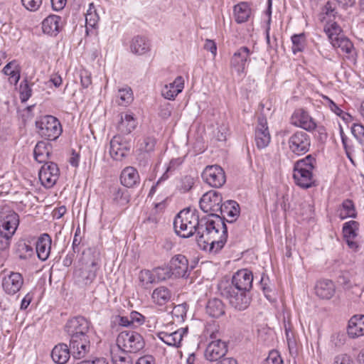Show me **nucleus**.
I'll use <instances>...</instances> for the list:
<instances>
[{
	"label": "nucleus",
	"instance_id": "nucleus-10",
	"mask_svg": "<svg viewBox=\"0 0 364 364\" xmlns=\"http://www.w3.org/2000/svg\"><path fill=\"white\" fill-rule=\"evenodd\" d=\"M19 224L18 215L8 205L0 207V228L14 235Z\"/></svg>",
	"mask_w": 364,
	"mask_h": 364
},
{
	"label": "nucleus",
	"instance_id": "nucleus-64",
	"mask_svg": "<svg viewBox=\"0 0 364 364\" xmlns=\"http://www.w3.org/2000/svg\"><path fill=\"white\" fill-rule=\"evenodd\" d=\"M77 364H108L106 359L101 358L94 360H83Z\"/></svg>",
	"mask_w": 364,
	"mask_h": 364
},
{
	"label": "nucleus",
	"instance_id": "nucleus-25",
	"mask_svg": "<svg viewBox=\"0 0 364 364\" xmlns=\"http://www.w3.org/2000/svg\"><path fill=\"white\" fill-rule=\"evenodd\" d=\"M347 334L350 338L364 336V315H354L348 321Z\"/></svg>",
	"mask_w": 364,
	"mask_h": 364
},
{
	"label": "nucleus",
	"instance_id": "nucleus-42",
	"mask_svg": "<svg viewBox=\"0 0 364 364\" xmlns=\"http://www.w3.org/2000/svg\"><path fill=\"white\" fill-rule=\"evenodd\" d=\"M100 20L95 5L93 3L89 4V8L85 14L87 25L91 28L95 27Z\"/></svg>",
	"mask_w": 364,
	"mask_h": 364
},
{
	"label": "nucleus",
	"instance_id": "nucleus-30",
	"mask_svg": "<svg viewBox=\"0 0 364 364\" xmlns=\"http://www.w3.org/2000/svg\"><path fill=\"white\" fill-rule=\"evenodd\" d=\"M331 43L334 48H340L341 51L346 53L347 58L353 60H355V50L353 44L348 38L342 36L336 40H333Z\"/></svg>",
	"mask_w": 364,
	"mask_h": 364
},
{
	"label": "nucleus",
	"instance_id": "nucleus-35",
	"mask_svg": "<svg viewBox=\"0 0 364 364\" xmlns=\"http://www.w3.org/2000/svg\"><path fill=\"white\" fill-rule=\"evenodd\" d=\"M4 75L9 76L11 84L16 85L20 80V67L16 60L8 63L2 70Z\"/></svg>",
	"mask_w": 364,
	"mask_h": 364
},
{
	"label": "nucleus",
	"instance_id": "nucleus-57",
	"mask_svg": "<svg viewBox=\"0 0 364 364\" xmlns=\"http://www.w3.org/2000/svg\"><path fill=\"white\" fill-rule=\"evenodd\" d=\"M333 364H353V360L349 355L343 353L335 357Z\"/></svg>",
	"mask_w": 364,
	"mask_h": 364
},
{
	"label": "nucleus",
	"instance_id": "nucleus-49",
	"mask_svg": "<svg viewBox=\"0 0 364 364\" xmlns=\"http://www.w3.org/2000/svg\"><path fill=\"white\" fill-rule=\"evenodd\" d=\"M292 50L294 53L301 52L304 48V35L296 34L291 37Z\"/></svg>",
	"mask_w": 364,
	"mask_h": 364
},
{
	"label": "nucleus",
	"instance_id": "nucleus-16",
	"mask_svg": "<svg viewBox=\"0 0 364 364\" xmlns=\"http://www.w3.org/2000/svg\"><path fill=\"white\" fill-rule=\"evenodd\" d=\"M291 124L310 132L314 131L317 127L314 119L304 109H298L294 112Z\"/></svg>",
	"mask_w": 364,
	"mask_h": 364
},
{
	"label": "nucleus",
	"instance_id": "nucleus-28",
	"mask_svg": "<svg viewBox=\"0 0 364 364\" xmlns=\"http://www.w3.org/2000/svg\"><path fill=\"white\" fill-rule=\"evenodd\" d=\"M183 87L184 80L181 76H178L173 82L166 85L163 87L161 95L167 100H173L182 92Z\"/></svg>",
	"mask_w": 364,
	"mask_h": 364
},
{
	"label": "nucleus",
	"instance_id": "nucleus-3",
	"mask_svg": "<svg viewBox=\"0 0 364 364\" xmlns=\"http://www.w3.org/2000/svg\"><path fill=\"white\" fill-rule=\"evenodd\" d=\"M316 164V158L311 154L295 162L293 169V178L296 185L304 189L316 186V181L313 174Z\"/></svg>",
	"mask_w": 364,
	"mask_h": 364
},
{
	"label": "nucleus",
	"instance_id": "nucleus-9",
	"mask_svg": "<svg viewBox=\"0 0 364 364\" xmlns=\"http://www.w3.org/2000/svg\"><path fill=\"white\" fill-rule=\"evenodd\" d=\"M218 331L213 332L210 338L213 339L205 350V357L209 361H217L222 360L228 352V346L225 342L218 338Z\"/></svg>",
	"mask_w": 364,
	"mask_h": 364
},
{
	"label": "nucleus",
	"instance_id": "nucleus-51",
	"mask_svg": "<svg viewBox=\"0 0 364 364\" xmlns=\"http://www.w3.org/2000/svg\"><path fill=\"white\" fill-rule=\"evenodd\" d=\"M182 163L181 159H173L171 160L168 164V166L166 168V172L163 174V176L159 179L156 185H158L161 181L166 180L168 178V173L174 171L176 168H178Z\"/></svg>",
	"mask_w": 364,
	"mask_h": 364
},
{
	"label": "nucleus",
	"instance_id": "nucleus-31",
	"mask_svg": "<svg viewBox=\"0 0 364 364\" xmlns=\"http://www.w3.org/2000/svg\"><path fill=\"white\" fill-rule=\"evenodd\" d=\"M315 290L316 295L320 298L329 299L335 294V285L331 280H323L316 284Z\"/></svg>",
	"mask_w": 364,
	"mask_h": 364
},
{
	"label": "nucleus",
	"instance_id": "nucleus-55",
	"mask_svg": "<svg viewBox=\"0 0 364 364\" xmlns=\"http://www.w3.org/2000/svg\"><path fill=\"white\" fill-rule=\"evenodd\" d=\"M150 50V41L145 37L138 39V54H145Z\"/></svg>",
	"mask_w": 364,
	"mask_h": 364
},
{
	"label": "nucleus",
	"instance_id": "nucleus-32",
	"mask_svg": "<svg viewBox=\"0 0 364 364\" xmlns=\"http://www.w3.org/2000/svg\"><path fill=\"white\" fill-rule=\"evenodd\" d=\"M183 329H178L171 333L161 331L158 333V337L164 343L170 346H178L183 338Z\"/></svg>",
	"mask_w": 364,
	"mask_h": 364
},
{
	"label": "nucleus",
	"instance_id": "nucleus-53",
	"mask_svg": "<svg viewBox=\"0 0 364 364\" xmlns=\"http://www.w3.org/2000/svg\"><path fill=\"white\" fill-rule=\"evenodd\" d=\"M23 6L30 11H36L39 9L43 0H21Z\"/></svg>",
	"mask_w": 364,
	"mask_h": 364
},
{
	"label": "nucleus",
	"instance_id": "nucleus-43",
	"mask_svg": "<svg viewBox=\"0 0 364 364\" xmlns=\"http://www.w3.org/2000/svg\"><path fill=\"white\" fill-rule=\"evenodd\" d=\"M340 218L345 219L346 218H355L356 212L354 204L350 200H346L342 203V209L340 212Z\"/></svg>",
	"mask_w": 364,
	"mask_h": 364
},
{
	"label": "nucleus",
	"instance_id": "nucleus-5",
	"mask_svg": "<svg viewBox=\"0 0 364 364\" xmlns=\"http://www.w3.org/2000/svg\"><path fill=\"white\" fill-rule=\"evenodd\" d=\"M38 134L47 140H55L62 133L59 120L51 115L41 117L36 122Z\"/></svg>",
	"mask_w": 364,
	"mask_h": 364
},
{
	"label": "nucleus",
	"instance_id": "nucleus-58",
	"mask_svg": "<svg viewBox=\"0 0 364 364\" xmlns=\"http://www.w3.org/2000/svg\"><path fill=\"white\" fill-rule=\"evenodd\" d=\"M188 311V304L186 303H183L174 306L173 313L177 316L178 317L181 316L183 318L186 316Z\"/></svg>",
	"mask_w": 364,
	"mask_h": 364
},
{
	"label": "nucleus",
	"instance_id": "nucleus-50",
	"mask_svg": "<svg viewBox=\"0 0 364 364\" xmlns=\"http://www.w3.org/2000/svg\"><path fill=\"white\" fill-rule=\"evenodd\" d=\"M118 97L121 100L119 105L126 106L133 100V95L130 88H123L119 90Z\"/></svg>",
	"mask_w": 364,
	"mask_h": 364
},
{
	"label": "nucleus",
	"instance_id": "nucleus-63",
	"mask_svg": "<svg viewBox=\"0 0 364 364\" xmlns=\"http://www.w3.org/2000/svg\"><path fill=\"white\" fill-rule=\"evenodd\" d=\"M138 364H155V359L151 355H145L138 358Z\"/></svg>",
	"mask_w": 364,
	"mask_h": 364
},
{
	"label": "nucleus",
	"instance_id": "nucleus-62",
	"mask_svg": "<svg viewBox=\"0 0 364 364\" xmlns=\"http://www.w3.org/2000/svg\"><path fill=\"white\" fill-rule=\"evenodd\" d=\"M204 48L206 50L210 51L213 55H215L217 52V46L213 41L207 39L204 44Z\"/></svg>",
	"mask_w": 364,
	"mask_h": 364
},
{
	"label": "nucleus",
	"instance_id": "nucleus-36",
	"mask_svg": "<svg viewBox=\"0 0 364 364\" xmlns=\"http://www.w3.org/2000/svg\"><path fill=\"white\" fill-rule=\"evenodd\" d=\"M151 298L154 303L163 306L170 301L171 292L166 287H159L154 290Z\"/></svg>",
	"mask_w": 364,
	"mask_h": 364
},
{
	"label": "nucleus",
	"instance_id": "nucleus-33",
	"mask_svg": "<svg viewBox=\"0 0 364 364\" xmlns=\"http://www.w3.org/2000/svg\"><path fill=\"white\" fill-rule=\"evenodd\" d=\"M205 310L210 317L218 318L224 315L225 305L220 299L213 298L208 301Z\"/></svg>",
	"mask_w": 364,
	"mask_h": 364
},
{
	"label": "nucleus",
	"instance_id": "nucleus-12",
	"mask_svg": "<svg viewBox=\"0 0 364 364\" xmlns=\"http://www.w3.org/2000/svg\"><path fill=\"white\" fill-rule=\"evenodd\" d=\"M132 148L134 149V142L132 143L119 135L114 136L109 142V154L113 159L120 161L127 155Z\"/></svg>",
	"mask_w": 364,
	"mask_h": 364
},
{
	"label": "nucleus",
	"instance_id": "nucleus-24",
	"mask_svg": "<svg viewBox=\"0 0 364 364\" xmlns=\"http://www.w3.org/2000/svg\"><path fill=\"white\" fill-rule=\"evenodd\" d=\"M23 284V279L20 273L11 272L3 279L2 287L6 294L14 295L21 289Z\"/></svg>",
	"mask_w": 364,
	"mask_h": 364
},
{
	"label": "nucleus",
	"instance_id": "nucleus-27",
	"mask_svg": "<svg viewBox=\"0 0 364 364\" xmlns=\"http://www.w3.org/2000/svg\"><path fill=\"white\" fill-rule=\"evenodd\" d=\"M51 237L47 233L41 235L36 243V252L38 257L42 260H46L50 253Z\"/></svg>",
	"mask_w": 364,
	"mask_h": 364
},
{
	"label": "nucleus",
	"instance_id": "nucleus-11",
	"mask_svg": "<svg viewBox=\"0 0 364 364\" xmlns=\"http://www.w3.org/2000/svg\"><path fill=\"white\" fill-rule=\"evenodd\" d=\"M202 178L206 183L213 188H220L226 181L224 170L218 165L206 166L202 173Z\"/></svg>",
	"mask_w": 364,
	"mask_h": 364
},
{
	"label": "nucleus",
	"instance_id": "nucleus-8",
	"mask_svg": "<svg viewBox=\"0 0 364 364\" xmlns=\"http://www.w3.org/2000/svg\"><path fill=\"white\" fill-rule=\"evenodd\" d=\"M311 136L304 131H296L288 139V146L291 153L297 156L307 153L311 146Z\"/></svg>",
	"mask_w": 364,
	"mask_h": 364
},
{
	"label": "nucleus",
	"instance_id": "nucleus-46",
	"mask_svg": "<svg viewBox=\"0 0 364 364\" xmlns=\"http://www.w3.org/2000/svg\"><path fill=\"white\" fill-rule=\"evenodd\" d=\"M351 134L359 144L364 145V125L361 123H354L350 128Z\"/></svg>",
	"mask_w": 364,
	"mask_h": 364
},
{
	"label": "nucleus",
	"instance_id": "nucleus-38",
	"mask_svg": "<svg viewBox=\"0 0 364 364\" xmlns=\"http://www.w3.org/2000/svg\"><path fill=\"white\" fill-rule=\"evenodd\" d=\"M234 12L235 20L239 23L247 21L251 14L249 5L245 2L236 5L234 8Z\"/></svg>",
	"mask_w": 364,
	"mask_h": 364
},
{
	"label": "nucleus",
	"instance_id": "nucleus-1",
	"mask_svg": "<svg viewBox=\"0 0 364 364\" xmlns=\"http://www.w3.org/2000/svg\"><path fill=\"white\" fill-rule=\"evenodd\" d=\"M196 241L200 249L217 253L224 246L228 237L226 225L221 217L215 220H201V224L198 227Z\"/></svg>",
	"mask_w": 364,
	"mask_h": 364
},
{
	"label": "nucleus",
	"instance_id": "nucleus-56",
	"mask_svg": "<svg viewBox=\"0 0 364 364\" xmlns=\"http://www.w3.org/2000/svg\"><path fill=\"white\" fill-rule=\"evenodd\" d=\"M264 364H283V361L276 351L270 352Z\"/></svg>",
	"mask_w": 364,
	"mask_h": 364
},
{
	"label": "nucleus",
	"instance_id": "nucleus-61",
	"mask_svg": "<svg viewBox=\"0 0 364 364\" xmlns=\"http://www.w3.org/2000/svg\"><path fill=\"white\" fill-rule=\"evenodd\" d=\"M112 198L117 203H124L127 201V198L124 197V194L120 189L114 188L113 189Z\"/></svg>",
	"mask_w": 364,
	"mask_h": 364
},
{
	"label": "nucleus",
	"instance_id": "nucleus-2",
	"mask_svg": "<svg viewBox=\"0 0 364 364\" xmlns=\"http://www.w3.org/2000/svg\"><path fill=\"white\" fill-rule=\"evenodd\" d=\"M100 252L95 249L87 248L82 252L80 260V267L74 272L78 284L88 285L92 283L100 268Z\"/></svg>",
	"mask_w": 364,
	"mask_h": 364
},
{
	"label": "nucleus",
	"instance_id": "nucleus-22",
	"mask_svg": "<svg viewBox=\"0 0 364 364\" xmlns=\"http://www.w3.org/2000/svg\"><path fill=\"white\" fill-rule=\"evenodd\" d=\"M156 141L153 137H146L138 149V166L146 167L149 164L151 153L154 151Z\"/></svg>",
	"mask_w": 364,
	"mask_h": 364
},
{
	"label": "nucleus",
	"instance_id": "nucleus-60",
	"mask_svg": "<svg viewBox=\"0 0 364 364\" xmlns=\"http://www.w3.org/2000/svg\"><path fill=\"white\" fill-rule=\"evenodd\" d=\"M80 82H81V85L84 88H87L92 83L90 75L86 71L81 72Z\"/></svg>",
	"mask_w": 364,
	"mask_h": 364
},
{
	"label": "nucleus",
	"instance_id": "nucleus-59",
	"mask_svg": "<svg viewBox=\"0 0 364 364\" xmlns=\"http://www.w3.org/2000/svg\"><path fill=\"white\" fill-rule=\"evenodd\" d=\"M194 182L191 176H186L181 180V189L183 191H188L193 186Z\"/></svg>",
	"mask_w": 364,
	"mask_h": 364
},
{
	"label": "nucleus",
	"instance_id": "nucleus-21",
	"mask_svg": "<svg viewBox=\"0 0 364 364\" xmlns=\"http://www.w3.org/2000/svg\"><path fill=\"white\" fill-rule=\"evenodd\" d=\"M359 223L355 220L346 222L343 226V234L344 239L350 249L354 252H358L360 249L359 244L354 240L358 236Z\"/></svg>",
	"mask_w": 364,
	"mask_h": 364
},
{
	"label": "nucleus",
	"instance_id": "nucleus-13",
	"mask_svg": "<svg viewBox=\"0 0 364 364\" xmlns=\"http://www.w3.org/2000/svg\"><path fill=\"white\" fill-rule=\"evenodd\" d=\"M90 323L82 316H76L68 321L65 331L69 336H88Z\"/></svg>",
	"mask_w": 364,
	"mask_h": 364
},
{
	"label": "nucleus",
	"instance_id": "nucleus-44",
	"mask_svg": "<svg viewBox=\"0 0 364 364\" xmlns=\"http://www.w3.org/2000/svg\"><path fill=\"white\" fill-rule=\"evenodd\" d=\"M223 213H226L231 218H237L240 214V207L234 200H228L223 205Z\"/></svg>",
	"mask_w": 364,
	"mask_h": 364
},
{
	"label": "nucleus",
	"instance_id": "nucleus-18",
	"mask_svg": "<svg viewBox=\"0 0 364 364\" xmlns=\"http://www.w3.org/2000/svg\"><path fill=\"white\" fill-rule=\"evenodd\" d=\"M136 342L134 331H124L121 332L117 338V344L111 348L113 351L122 350V352L135 353Z\"/></svg>",
	"mask_w": 364,
	"mask_h": 364
},
{
	"label": "nucleus",
	"instance_id": "nucleus-14",
	"mask_svg": "<svg viewBox=\"0 0 364 364\" xmlns=\"http://www.w3.org/2000/svg\"><path fill=\"white\" fill-rule=\"evenodd\" d=\"M69 348L75 359L84 358L90 350V341L89 336H69Z\"/></svg>",
	"mask_w": 364,
	"mask_h": 364
},
{
	"label": "nucleus",
	"instance_id": "nucleus-7",
	"mask_svg": "<svg viewBox=\"0 0 364 364\" xmlns=\"http://www.w3.org/2000/svg\"><path fill=\"white\" fill-rule=\"evenodd\" d=\"M222 294L228 299L230 306L238 311L246 309L250 304V291L226 287Z\"/></svg>",
	"mask_w": 364,
	"mask_h": 364
},
{
	"label": "nucleus",
	"instance_id": "nucleus-19",
	"mask_svg": "<svg viewBox=\"0 0 364 364\" xmlns=\"http://www.w3.org/2000/svg\"><path fill=\"white\" fill-rule=\"evenodd\" d=\"M255 129V140L258 149H263L268 146L271 141V136L267 127V119L260 116Z\"/></svg>",
	"mask_w": 364,
	"mask_h": 364
},
{
	"label": "nucleus",
	"instance_id": "nucleus-6",
	"mask_svg": "<svg viewBox=\"0 0 364 364\" xmlns=\"http://www.w3.org/2000/svg\"><path fill=\"white\" fill-rule=\"evenodd\" d=\"M223 198L216 191H210L202 196L200 200V208L204 213H209L210 216L216 219L218 213L223 214Z\"/></svg>",
	"mask_w": 364,
	"mask_h": 364
},
{
	"label": "nucleus",
	"instance_id": "nucleus-17",
	"mask_svg": "<svg viewBox=\"0 0 364 364\" xmlns=\"http://www.w3.org/2000/svg\"><path fill=\"white\" fill-rule=\"evenodd\" d=\"M252 282L253 275L252 272L247 269H242L234 274L232 278V283L228 287L250 291L252 287Z\"/></svg>",
	"mask_w": 364,
	"mask_h": 364
},
{
	"label": "nucleus",
	"instance_id": "nucleus-54",
	"mask_svg": "<svg viewBox=\"0 0 364 364\" xmlns=\"http://www.w3.org/2000/svg\"><path fill=\"white\" fill-rule=\"evenodd\" d=\"M321 13L322 14L329 18L335 17L337 14V11H336L334 4L331 1H327L323 6Z\"/></svg>",
	"mask_w": 364,
	"mask_h": 364
},
{
	"label": "nucleus",
	"instance_id": "nucleus-39",
	"mask_svg": "<svg viewBox=\"0 0 364 364\" xmlns=\"http://www.w3.org/2000/svg\"><path fill=\"white\" fill-rule=\"evenodd\" d=\"M119 129L124 133L129 134L136 127V121L133 114L125 113L122 115L121 122L119 125Z\"/></svg>",
	"mask_w": 364,
	"mask_h": 364
},
{
	"label": "nucleus",
	"instance_id": "nucleus-52",
	"mask_svg": "<svg viewBox=\"0 0 364 364\" xmlns=\"http://www.w3.org/2000/svg\"><path fill=\"white\" fill-rule=\"evenodd\" d=\"M32 90L28 84L26 80L21 82L20 85V95L22 102H26L31 96Z\"/></svg>",
	"mask_w": 364,
	"mask_h": 364
},
{
	"label": "nucleus",
	"instance_id": "nucleus-4",
	"mask_svg": "<svg viewBox=\"0 0 364 364\" xmlns=\"http://www.w3.org/2000/svg\"><path fill=\"white\" fill-rule=\"evenodd\" d=\"M201 224L198 215L189 209L180 211L173 221L176 233L181 237L187 238L192 236Z\"/></svg>",
	"mask_w": 364,
	"mask_h": 364
},
{
	"label": "nucleus",
	"instance_id": "nucleus-34",
	"mask_svg": "<svg viewBox=\"0 0 364 364\" xmlns=\"http://www.w3.org/2000/svg\"><path fill=\"white\" fill-rule=\"evenodd\" d=\"M51 145L45 141H38L34 149L33 154L35 159L39 163H48L50 154Z\"/></svg>",
	"mask_w": 364,
	"mask_h": 364
},
{
	"label": "nucleus",
	"instance_id": "nucleus-48",
	"mask_svg": "<svg viewBox=\"0 0 364 364\" xmlns=\"http://www.w3.org/2000/svg\"><path fill=\"white\" fill-rule=\"evenodd\" d=\"M138 279L141 284L145 287L147 285L155 282V277L154 272L149 270H141L138 276Z\"/></svg>",
	"mask_w": 364,
	"mask_h": 364
},
{
	"label": "nucleus",
	"instance_id": "nucleus-23",
	"mask_svg": "<svg viewBox=\"0 0 364 364\" xmlns=\"http://www.w3.org/2000/svg\"><path fill=\"white\" fill-rule=\"evenodd\" d=\"M169 266L175 277H186L188 276V261L182 255H176L171 258Z\"/></svg>",
	"mask_w": 364,
	"mask_h": 364
},
{
	"label": "nucleus",
	"instance_id": "nucleus-45",
	"mask_svg": "<svg viewBox=\"0 0 364 364\" xmlns=\"http://www.w3.org/2000/svg\"><path fill=\"white\" fill-rule=\"evenodd\" d=\"M112 360L114 364H134L133 358L127 352H122L119 355L110 350Z\"/></svg>",
	"mask_w": 364,
	"mask_h": 364
},
{
	"label": "nucleus",
	"instance_id": "nucleus-47",
	"mask_svg": "<svg viewBox=\"0 0 364 364\" xmlns=\"http://www.w3.org/2000/svg\"><path fill=\"white\" fill-rule=\"evenodd\" d=\"M154 275L155 281H163L173 276L171 270L170 266L168 267H159L154 269Z\"/></svg>",
	"mask_w": 364,
	"mask_h": 364
},
{
	"label": "nucleus",
	"instance_id": "nucleus-37",
	"mask_svg": "<svg viewBox=\"0 0 364 364\" xmlns=\"http://www.w3.org/2000/svg\"><path fill=\"white\" fill-rule=\"evenodd\" d=\"M121 183L123 186L132 188L136 183V169L132 166L124 168L120 176Z\"/></svg>",
	"mask_w": 364,
	"mask_h": 364
},
{
	"label": "nucleus",
	"instance_id": "nucleus-20",
	"mask_svg": "<svg viewBox=\"0 0 364 364\" xmlns=\"http://www.w3.org/2000/svg\"><path fill=\"white\" fill-rule=\"evenodd\" d=\"M250 50L246 46L240 48L233 54L230 62L231 68L235 70L238 75L245 73L246 64L250 61Z\"/></svg>",
	"mask_w": 364,
	"mask_h": 364
},
{
	"label": "nucleus",
	"instance_id": "nucleus-29",
	"mask_svg": "<svg viewBox=\"0 0 364 364\" xmlns=\"http://www.w3.org/2000/svg\"><path fill=\"white\" fill-rule=\"evenodd\" d=\"M70 355H72L69 347L65 343H59L56 345L51 352L53 360L58 364L66 363Z\"/></svg>",
	"mask_w": 364,
	"mask_h": 364
},
{
	"label": "nucleus",
	"instance_id": "nucleus-26",
	"mask_svg": "<svg viewBox=\"0 0 364 364\" xmlns=\"http://www.w3.org/2000/svg\"><path fill=\"white\" fill-rule=\"evenodd\" d=\"M63 26L62 18L57 15H49L42 22V29L45 33L55 36Z\"/></svg>",
	"mask_w": 364,
	"mask_h": 364
},
{
	"label": "nucleus",
	"instance_id": "nucleus-15",
	"mask_svg": "<svg viewBox=\"0 0 364 364\" xmlns=\"http://www.w3.org/2000/svg\"><path fill=\"white\" fill-rule=\"evenodd\" d=\"M59 176V168L53 162L46 163L41 168L38 176L42 185L46 188L53 187Z\"/></svg>",
	"mask_w": 364,
	"mask_h": 364
},
{
	"label": "nucleus",
	"instance_id": "nucleus-41",
	"mask_svg": "<svg viewBox=\"0 0 364 364\" xmlns=\"http://www.w3.org/2000/svg\"><path fill=\"white\" fill-rule=\"evenodd\" d=\"M324 31L328 36L331 43L333 42V40H336L343 36L342 34L341 28L336 22L327 23L324 27Z\"/></svg>",
	"mask_w": 364,
	"mask_h": 364
},
{
	"label": "nucleus",
	"instance_id": "nucleus-40",
	"mask_svg": "<svg viewBox=\"0 0 364 364\" xmlns=\"http://www.w3.org/2000/svg\"><path fill=\"white\" fill-rule=\"evenodd\" d=\"M16 255L23 260L28 259L34 255L33 248L25 242H18L16 245Z\"/></svg>",
	"mask_w": 364,
	"mask_h": 364
}]
</instances>
